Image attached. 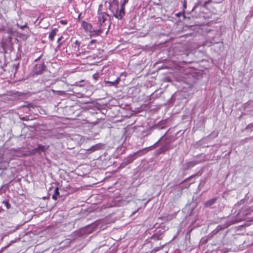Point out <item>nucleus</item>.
<instances>
[{"mask_svg": "<svg viewBox=\"0 0 253 253\" xmlns=\"http://www.w3.org/2000/svg\"><path fill=\"white\" fill-rule=\"evenodd\" d=\"M102 4H101L99 5L98 10V22L99 26L103 27L104 29L105 25H106L105 22L107 21L109 17V15L105 12L102 11Z\"/></svg>", "mask_w": 253, "mask_h": 253, "instance_id": "f257e3e1", "label": "nucleus"}, {"mask_svg": "<svg viewBox=\"0 0 253 253\" xmlns=\"http://www.w3.org/2000/svg\"><path fill=\"white\" fill-rule=\"evenodd\" d=\"M147 148H144L141 150H140L130 155L128 157H127L124 161V162L122 164V165H124V166H126L131 163H132L134 160H135L137 157L142 156L146 152Z\"/></svg>", "mask_w": 253, "mask_h": 253, "instance_id": "f03ea898", "label": "nucleus"}, {"mask_svg": "<svg viewBox=\"0 0 253 253\" xmlns=\"http://www.w3.org/2000/svg\"><path fill=\"white\" fill-rule=\"evenodd\" d=\"M113 3L117 6V9L112 10V12L115 17L118 19L122 20L125 15V7L121 5L120 8L119 9V3L116 0H113Z\"/></svg>", "mask_w": 253, "mask_h": 253, "instance_id": "7ed1b4c3", "label": "nucleus"}, {"mask_svg": "<svg viewBox=\"0 0 253 253\" xmlns=\"http://www.w3.org/2000/svg\"><path fill=\"white\" fill-rule=\"evenodd\" d=\"M46 68V67L43 63L37 64L35 65V67L33 70V75H41L44 70H45Z\"/></svg>", "mask_w": 253, "mask_h": 253, "instance_id": "20e7f679", "label": "nucleus"}, {"mask_svg": "<svg viewBox=\"0 0 253 253\" xmlns=\"http://www.w3.org/2000/svg\"><path fill=\"white\" fill-rule=\"evenodd\" d=\"M82 26L85 32H91L92 29L91 24L88 23L84 21H82Z\"/></svg>", "mask_w": 253, "mask_h": 253, "instance_id": "39448f33", "label": "nucleus"}, {"mask_svg": "<svg viewBox=\"0 0 253 253\" xmlns=\"http://www.w3.org/2000/svg\"><path fill=\"white\" fill-rule=\"evenodd\" d=\"M100 28L97 30H91V32L90 33H91V36H99L101 33L103 32V31L104 30L103 27H99Z\"/></svg>", "mask_w": 253, "mask_h": 253, "instance_id": "423d86ee", "label": "nucleus"}, {"mask_svg": "<svg viewBox=\"0 0 253 253\" xmlns=\"http://www.w3.org/2000/svg\"><path fill=\"white\" fill-rule=\"evenodd\" d=\"M216 200H217L216 198H212V199L206 201L204 204L205 207H209L212 206L215 203Z\"/></svg>", "mask_w": 253, "mask_h": 253, "instance_id": "0eeeda50", "label": "nucleus"}, {"mask_svg": "<svg viewBox=\"0 0 253 253\" xmlns=\"http://www.w3.org/2000/svg\"><path fill=\"white\" fill-rule=\"evenodd\" d=\"M57 31V29H53L51 32L49 33V38L51 41H53L55 35L56 34V32Z\"/></svg>", "mask_w": 253, "mask_h": 253, "instance_id": "6e6552de", "label": "nucleus"}, {"mask_svg": "<svg viewBox=\"0 0 253 253\" xmlns=\"http://www.w3.org/2000/svg\"><path fill=\"white\" fill-rule=\"evenodd\" d=\"M101 148V146L100 144H96L91 147H90L89 149H88L87 150L89 151L90 152H92L95 151L99 150Z\"/></svg>", "mask_w": 253, "mask_h": 253, "instance_id": "1a4fd4ad", "label": "nucleus"}, {"mask_svg": "<svg viewBox=\"0 0 253 253\" xmlns=\"http://www.w3.org/2000/svg\"><path fill=\"white\" fill-rule=\"evenodd\" d=\"M120 80V78L118 77L117 78V79L115 81H114V82L105 81V83L109 84H110V85H112V86H116L118 84Z\"/></svg>", "mask_w": 253, "mask_h": 253, "instance_id": "9d476101", "label": "nucleus"}, {"mask_svg": "<svg viewBox=\"0 0 253 253\" xmlns=\"http://www.w3.org/2000/svg\"><path fill=\"white\" fill-rule=\"evenodd\" d=\"M59 188L57 187L54 189V192L53 195L52 196V198L54 200H56L57 199V196H59Z\"/></svg>", "mask_w": 253, "mask_h": 253, "instance_id": "9b49d317", "label": "nucleus"}, {"mask_svg": "<svg viewBox=\"0 0 253 253\" xmlns=\"http://www.w3.org/2000/svg\"><path fill=\"white\" fill-rule=\"evenodd\" d=\"M111 0H109V1L106 0L105 2V5L106 7H108V8L112 11V10H113L112 7V4L111 3Z\"/></svg>", "mask_w": 253, "mask_h": 253, "instance_id": "f8f14e48", "label": "nucleus"}, {"mask_svg": "<svg viewBox=\"0 0 253 253\" xmlns=\"http://www.w3.org/2000/svg\"><path fill=\"white\" fill-rule=\"evenodd\" d=\"M37 149H39V154H40L41 153V152H44L45 151V147L43 145L39 144V145H38V147L37 148Z\"/></svg>", "mask_w": 253, "mask_h": 253, "instance_id": "ddd939ff", "label": "nucleus"}, {"mask_svg": "<svg viewBox=\"0 0 253 253\" xmlns=\"http://www.w3.org/2000/svg\"><path fill=\"white\" fill-rule=\"evenodd\" d=\"M3 203L4 204L5 206L6 207L7 209H10V205L9 204V203H8V202L7 201H4L3 202Z\"/></svg>", "mask_w": 253, "mask_h": 253, "instance_id": "4468645a", "label": "nucleus"}, {"mask_svg": "<svg viewBox=\"0 0 253 253\" xmlns=\"http://www.w3.org/2000/svg\"><path fill=\"white\" fill-rule=\"evenodd\" d=\"M17 26L19 27L21 29H24L25 28H26L27 26V24H25L23 26H20L19 24H17Z\"/></svg>", "mask_w": 253, "mask_h": 253, "instance_id": "2eb2a0df", "label": "nucleus"}, {"mask_svg": "<svg viewBox=\"0 0 253 253\" xmlns=\"http://www.w3.org/2000/svg\"><path fill=\"white\" fill-rule=\"evenodd\" d=\"M128 0H123L122 3L121 4V5L125 7L126 4L128 2Z\"/></svg>", "mask_w": 253, "mask_h": 253, "instance_id": "dca6fc26", "label": "nucleus"}, {"mask_svg": "<svg viewBox=\"0 0 253 253\" xmlns=\"http://www.w3.org/2000/svg\"><path fill=\"white\" fill-rule=\"evenodd\" d=\"M253 124H249L247 126H246V129H250L251 128H253Z\"/></svg>", "mask_w": 253, "mask_h": 253, "instance_id": "f3484780", "label": "nucleus"}, {"mask_svg": "<svg viewBox=\"0 0 253 253\" xmlns=\"http://www.w3.org/2000/svg\"><path fill=\"white\" fill-rule=\"evenodd\" d=\"M60 22L63 25H66L67 23V21L65 20H62L60 21Z\"/></svg>", "mask_w": 253, "mask_h": 253, "instance_id": "a211bd4d", "label": "nucleus"}, {"mask_svg": "<svg viewBox=\"0 0 253 253\" xmlns=\"http://www.w3.org/2000/svg\"><path fill=\"white\" fill-rule=\"evenodd\" d=\"M33 153H39V149H37V148H35L32 150Z\"/></svg>", "mask_w": 253, "mask_h": 253, "instance_id": "6ab92c4d", "label": "nucleus"}, {"mask_svg": "<svg viewBox=\"0 0 253 253\" xmlns=\"http://www.w3.org/2000/svg\"><path fill=\"white\" fill-rule=\"evenodd\" d=\"M75 44H76V45H78V48H79V46H80V42H79L78 40H77V41H76V42H75Z\"/></svg>", "mask_w": 253, "mask_h": 253, "instance_id": "aec40b11", "label": "nucleus"}, {"mask_svg": "<svg viewBox=\"0 0 253 253\" xmlns=\"http://www.w3.org/2000/svg\"><path fill=\"white\" fill-rule=\"evenodd\" d=\"M96 42V40H91V41L90 42H89V44H93V43H95Z\"/></svg>", "mask_w": 253, "mask_h": 253, "instance_id": "412c9836", "label": "nucleus"}, {"mask_svg": "<svg viewBox=\"0 0 253 253\" xmlns=\"http://www.w3.org/2000/svg\"><path fill=\"white\" fill-rule=\"evenodd\" d=\"M183 6L184 8L186 7V1L185 0L183 1Z\"/></svg>", "mask_w": 253, "mask_h": 253, "instance_id": "4be33fe9", "label": "nucleus"}, {"mask_svg": "<svg viewBox=\"0 0 253 253\" xmlns=\"http://www.w3.org/2000/svg\"><path fill=\"white\" fill-rule=\"evenodd\" d=\"M181 15H182V13L181 12H179V13H178L176 14V16L177 17H179Z\"/></svg>", "mask_w": 253, "mask_h": 253, "instance_id": "5701e85b", "label": "nucleus"}, {"mask_svg": "<svg viewBox=\"0 0 253 253\" xmlns=\"http://www.w3.org/2000/svg\"><path fill=\"white\" fill-rule=\"evenodd\" d=\"M62 39V37H60L59 38H58V40H57V42L58 43H59V42H60V41L61 40V39Z\"/></svg>", "mask_w": 253, "mask_h": 253, "instance_id": "b1692460", "label": "nucleus"}, {"mask_svg": "<svg viewBox=\"0 0 253 253\" xmlns=\"http://www.w3.org/2000/svg\"><path fill=\"white\" fill-rule=\"evenodd\" d=\"M18 65H19L18 64H17V65H16V68L18 67Z\"/></svg>", "mask_w": 253, "mask_h": 253, "instance_id": "393cba45", "label": "nucleus"}, {"mask_svg": "<svg viewBox=\"0 0 253 253\" xmlns=\"http://www.w3.org/2000/svg\"><path fill=\"white\" fill-rule=\"evenodd\" d=\"M79 18H80V14L79 15V17H78Z\"/></svg>", "mask_w": 253, "mask_h": 253, "instance_id": "a878e982", "label": "nucleus"}]
</instances>
